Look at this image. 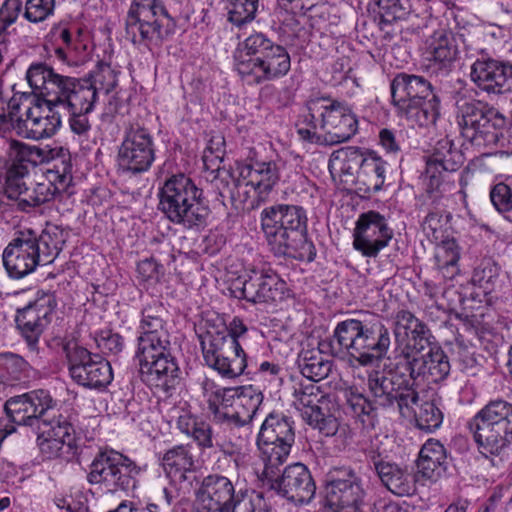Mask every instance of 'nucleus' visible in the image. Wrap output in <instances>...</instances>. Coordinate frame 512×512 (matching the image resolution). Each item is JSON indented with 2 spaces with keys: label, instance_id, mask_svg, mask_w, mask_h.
Returning a JSON list of instances; mask_svg holds the SVG:
<instances>
[{
  "label": "nucleus",
  "instance_id": "58836bf2",
  "mask_svg": "<svg viewBox=\"0 0 512 512\" xmlns=\"http://www.w3.org/2000/svg\"><path fill=\"white\" fill-rule=\"evenodd\" d=\"M161 465L172 481H185L187 473L192 472L195 467L192 446L183 444L173 446L163 454Z\"/></svg>",
  "mask_w": 512,
  "mask_h": 512
},
{
  "label": "nucleus",
  "instance_id": "5fc2aeb1",
  "mask_svg": "<svg viewBox=\"0 0 512 512\" xmlns=\"http://www.w3.org/2000/svg\"><path fill=\"white\" fill-rule=\"evenodd\" d=\"M235 391L233 405L243 413H247L253 420L263 402L262 392L252 385L235 388Z\"/></svg>",
  "mask_w": 512,
  "mask_h": 512
},
{
  "label": "nucleus",
  "instance_id": "f8f14e48",
  "mask_svg": "<svg viewBox=\"0 0 512 512\" xmlns=\"http://www.w3.org/2000/svg\"><path fill=\"white\" fill-rule=\"evenodd\" d=\"M457 119L461 135L472 145L493 147L503 139L506 117L481 100L460 97L457 102Z\"/></svg>",
  "mask_w": 512,
  "mask_h": 512
},
{
  "label": "nucleus",
  "instance_id": "f03ea898",
  "mask_svg": "<svg viewBox=\"0 0 512 512\" xmlns=\"http://www.w3.org/2000/svg\"><path fill=\"white\" fill-rule=\"evenodd\" d=\"M60 74L45 62H33L26 79L32 88L34 97L30 102H21L19 113L13 129L18 135L33 140L52 137L61 127L59 106L49 104L48 91L54 84L58 85Z\"/></svg>",
  "mask_w": 512,
  "mask_h": 512
},
{
  "label": "nucleus",
  "instance_id": "473e14b6",
  "mask_svg": "<svg viewBox=\"0 0 512 512\" xmlns=\"http://www.w3.org/2000/svg\"><path fill=\"white\" fill-rule=\"evenodd\" d=\"M275 43L266 34L254 32L239 42L233 54L234 68L242 80L258 65Z\"/></svg>",
  "mask_w": 512,
  "mask_h": 512
},
{
  "label": "nucleus",
  "instance_id": "1a4fd4ad",
  "mask_svg": "<svg viewBox=\"0 0 512 512\" xmlns=\"http://www.w3.org/2000/svg\"><path fill=\"white\" fill-rule=\"evenodd\" d=\"M392 104L400 117L412 125H434L440 116L441 101L431 83L420 75L400 72L390 83Z\"/></svg>",
  "mask_w": 512,
  "mask_h": 512
},
{
  "label": "nucleus",
  "instance_id": "a211bd4d",
  "mask_svg": "<svg viewBox=\"0 0 512 512\" xmlns=\"http://www.w3.org/2000/svg\"><path fill=\"white\" fill-rule=\"evenodd\" d=\"M292 397V405L309 426L326 437L337 433L339 422L329 411H324L323 405L328 402V397L316 382L306 380L295 383Z\"/></svg>",
  "mask_w": 512,
  "mask_h": 512
},
{
  "label": "nucleus",
  "instance_id": "ddd939ff",
  "mask_svg": "<svg viewBox=\"0 0 512 512\" xmlns=\"http://www.w3.org/2000/svg\"><path fill=\"white\" fill-rule=\"evenodd\" d=\"M140 468L124 454L112 449H100L89 466L87 481L104 494L115 495L136 487Z\"/></svg>",
  "mask_w": 512,
  "mask_h": 512
},
{
  "label": "nucleus",
  "instance_id": "a19ab883",
  "mask_svg": "<svg viewBox=\"0 0 512 512\" xmlns=\"http://www.w3.org/2000/svg\"><path fill=\"white\" fill-rule=\"evenodd\" d=\"M36 245L39 247L43 265L50 264L61 252L68 238V232L55 224H46L41 234L35 232Z\"/></svg>",
  "mask_w": 512,
  "mask_h": 512
},
{
  "label": "nucleus",
  "instance_id": "9d476101",
  "mask_svg": "<svg viewBox=\"0 0 512 512\" xmlns=\"http://www.w3.org/2000/svg\"><path fill=\"white\" fill-rule=\"evenodd\" d=\"M196 512H268L261 493L237 489L221 474L204 477L196 494Z\"/></svg>",
  "mask_w": 512,
  "mask_h": 512
},
{
  "label": "nucleus",
  "instance_id": "680f3d73",
  "mask_svg": "<svg viewBox=\"0 0 512 512\" xmlns=\"http://www.w3.org/2000/svg\"><path fill=\"white\" fill-rule=\"evenodd\" d=\"M89 54L87 45L80 41H75L68 48L58 47L55 49L57 58L69 66L83 65L88 61Z\"/></svg>",
  "mask_w": 512,
  "mask_h": 512
},
{
  "label": "nucleus",
  "instance_id": "09e8293b",
  "mask_svg": "<svg viewBox=\"0 0 512 512\" xmlns=\"http://www.w3.org/2000/svg\"><path fill=\"white\" fill-rule=\"evenodd\" d=\"M78 81H85L91 85L95 90L96 100L98 99V92L104 91L106 94L110 93L118 83L117 72L105 62H98L95 70L91 71L87 77L76 78Z\"/></svg>",
  "mask_w": 512,
  "mask_h": 512
},
{
  "label": "nucleus",
  "instance_id": "aec40b11",
  "mask_svg": "<svg viewBox=\"0 0 512 512\" xmlns=\"http://www.w3.org/2000/svg\"><path fill=\"white\" fill-rule=\"evenodd\" d=\"M69 374L74 382L88 389L106 388L113 379L110 363L85 347L65 346Z\"/></svg>",
  "mask_w": 512,
  "mask_h": 512
},
{
  "label": "nucleus",
  "instance_id": "c756f323",
  "mask_svg": "<svg viewBox=\"0 0 512 512\" xmlns=\"http://www.w3.org/2000/svg\"><path fill=\"white\" fill-rule=\"evenodd\" d=\"M471 80L488 94L512 92V64L490 57L477 59L471 66Z\"/></svg>",
  "mask_w": 512,
  "mask_h": 512
},
{
  "label": "nucleus",
  "instance_id": "f257e3e1",
  "mask_svg": "<svg viewBox=\"0 0 512 512\" xmlns=\"http://www.w3.org/2000/svg\"><path fill=\"white\" fill-rule=\"evenodd\" d=\"M260 225L269 250L274 256L314 261L316 248L308 239V217L302 206H268L260 213Z\"/></svg>",
  "mask_w": 512,
  "mask_h": 512
},
{
  "label": "nucleus",
  "instance_id": "0e129e2a",
  "mask_svg": "<svg viewBox=\"0 0 512 512\" xmlns=\"http://www.w3.org/2000/svg\"><path fill=\"white\" fill-rule=\"evenodd\" d=\"M21 102L15 97L5 98L0 92V130L9 129L14 126L15 119L19 113Z\"/></svg>",
  "mask_w": 512,
  "mask_h": 512
},
{
  "label": "nucleus",
  "instance_id": "7ed1b4c3",
  "mask_svg": "<svg viewBox=\"0 0 512 512\" xmlns=\"http://www.w3.org/2000/svg\"><path fill=\"white\" fill-rule=\"evenodd\" d=\"M339 350L361 366L384 359L391 345L389 328L380 315L360 311L355 317L339 322L333 332Z\"/></svg>",
  "mask_w": 512,
  "mask_h": 512
},
{
  "label": "nucleus",
  "instance_id": "4be33fe9",
  "mask_svg": "<svg viewBox=\"0 0 512 512\" xmlns=\"http://www.w3.org/2000/svg\"><path fill=\"white\" fill-rule=\"evenodd\" d=\"M365 496L361 477L351 468H337L325 486L326 505L335 512H354Z\"/></svg>",
  "mask_w": 512,
  "mask_h": 512
},
{
  "label": "nucleus",
  "instance_id": "6e6d98bb",
  "mask_svg": "<svg viewBox=\"0 0 512 512\" xmlns=\"http://www.w3.org/2000/svg\"><path fill=\"white\" fill-rule=\"evenodd\" d=\"M28 404L24 393L12 396L4 404L5 414L15 424L34 426L35 423L30 414L31 406Z\"/></svg>",
  "mask_w": 512,
  "mask_h": 512
},
{
  "label": "nucleus",
  "instance_id": "393cba45",
  "mask_svg": "<svg viewBox=\"0 0 512 512\" xmlns=\"http://www.w3.org/2000/svg\"><path fill=\"white\" fill-rule=\"evenodd\" d=\"M353 247L365 257L375 258L388 246L393 230L386 217L370 210L359 215L353 233Z\"/></svg>",
  "mask_w": 512,
  "mask_h": 512
},
{
  "label": "nucleus",
  "instance_id": "6ab92c4d",
  "mask_svg": "<svg viewBox=\"0 0 512 512\" xmlns=\"http://www.w3.org/2000/svg\"><path fill=\"white\" fill-rule=\"evenodd\" d=\"M267 469L268 466L264 465V480L279 496L296 504L309 503L314 498L316 485L310 470L303 463L288 465L281 475L277 474L278 467Z\"/></svg>",
  "mask_w": 512,
  "mask_h": 512
},
{
  "label": "nucleus",
  "instance_id": "8fccbe9b",
  "mask_svg": "<svg viewBox=\"0 0 512 512\" xmlns=\"http://www.w3.org/2000/svg\"><path fill=\"white\" fill-rule=\"evenodd\" d=\"M201 389L208 404L209 412L222 407L233 406L231 400L234 399L236 394L235 388L219 387L213 380L206 377L201 382Z\"/></svg>",
  "mask_w": 512,
  "mask_h": 512
},
{
  "label": "nucleus",
  "instance_id": "f3484780",
  "mask_svg": "<svg viewBox=\"0 0 512 512\" xmlns=\"http://www.w3.org/2000/svg\"><path fill=\"white\" fill-rule=\"evenodd\" d=\"M199 338L203 359L208 367L226 379H234L243 374L247 360L239 341L226 333L214 332H205Z\"/></svg>",
  "mask_w": 512,
  "mask_h": 512
},
{
  "label": "nucleus",
  "instance_id": "c03bdc74",
  "mask_svg": "<svg viewBox=\"0 0 512 512\" xmlns=\"http://www.w3.org/2000/svg\"><path fill=\"white\" fill-rule=\"evenodd\" d=\"M386 162L375 152L367 151L366 159L357 181L367 186V192H378L385 182Z\"/></svg>",
  "mask_w": 512,
  "mask_h": 512
},
{
  "label": "nucleus",
  "instance_id": "864d4df0",
  "mask_svg": "<svg viewBox=\"0 0 512 512\" xmlns=\"http://www.w3.org/2000/svg\"><path fill=\"white\" fill-rule=\"evenodd\" d=\"M499 272V266L492 259H483L473 272L472 282L481 288L484 294H490L499 280Z\"/></svg>",
  "mask_w": 512,
  "mask_h": 512
},
{
  "label": "nucleus",
  "instance_id": "cd10ccee",
  "mask_svg": "<svg viewBox=\"0 0 512 512\" xmlns=\"http://www.w3.org/2000/svg\"><path fill=\"white\" fill-rule=\"evenodd\" d=\"M241 287H236L239 298L251 303H267L282 298L286 283L271 269H251L243 275Z\"/></svg>",
  "mask_w": 512,
  "mask_h": 512
},
{
  "label": "nucleus",
  "instance_id": "5701e85b",
  "mask_svg": "<svg viewBox=\"0 0 512 512\" xmlns=\"http://www.w3.org/2000/svg\"><path fill=\"white\" fill-rule=\"evenodd\" d=\"M57 306L56 297L50 292H38L37 297L17 310L16 324L30 350H37L39 339Z\"/></svg>",
  "mask_w": 512,
  "mask_h": 512
},
{
  "label": "nucleus",
  "instance_id": "69168bd1",
  "mask_svg": "<svg viewBox=\"0 0 512 512\" xmlns=\"http://www.w3.org/2000/svg\"><path fill=\"white\" fill-rule=\"evenodd\" d=\"M490 199L495 209L500 213L512 210V191L511 188L503 183H497L490 191Z\"/></svg>",
  "mask_w": 512,
  "mask_h": 512
},
{
  "label": "nucleus",
  "instance_id": "338daca9",
  "mask_svg": "<svg viewBox=\"0 0 512 512\" xmlns=\"http://www.w3.org/2000/svg\"><path fill=\"white\" fill-rule=\"evenodd\" d=\"M167 310L163 304L159 301H152L147 304L141 311V320L139 327L143 325H155L163 322H167Z\"/></svg>",
  "mask_w": 512,
  "mask_h": 512
},
{
  "label": "nucleus",
  "instance_id": "3c124183",
  "mask_svg": "<svg viewBox=\"0 0 512 512\" xmlns=\"http://www.w3.org/2000/svg\"><path fill=\"white\" fill-rule=\"evenodd\" d=\"M379 25H383L404 20L410 14L412 6L409 0H378Z\"/></svg>",
  "mask_w": 512,
  "mask_h": 512
},
{
  "label": "nucleus",
  "instance_id": "bf43d9fd",
  "mask_svg": "<svg viewBox=\"0 0 512 512\" xmlns=\"http://www.w3.org/2000/svg\"><path fill=\"white\" fill-rule=\"evenodd\" d=\"M442 422L443 413L434 400L421 404L416 414V425L419 429L433 432L441 426Z\"/></svg>",
  "mask_w": 512,
  "mask_h": 512
},
{
  "label": "nucleus",
  "instance_id": "39448f33",
  "mask_svg": "<svg viewBox=\"0 0 512 512\" xmlns=\"http://www.w3.org/2000/svg\"><path fill=\"white\" fill-rule=\"evenodd\" d=\"M135 357L140 375L148 386L168 392L175 386L179 367L172 355L167 322L139 327Z\"/></svg>",
  "mask_w": 512,
  "mask_h": 512
},
{
  "label": "nucleus",
  "instance_id": "c9c22d12",
  "mask_svg": "<svg viewBox=\"0 0 512 512\" xmlns=\"http://www.w3.org/2000/svg\"><path fill=\"white\" fill-rule=\"evenodd\" d=\"M290 68L288 51L282 45L276 44L243 81L248 85L261 84L285 76Z\"/></svg>",
  "mask_w": 512,
  "mask_h": 512
},
{
  "label": "nucleus",
  "instance_id": "4c0bfd02",
  "mask_svg": "<svg viewBox=\"0 0 512 512\" xmlns=\"http://www.w3.org/2000/svg\"><path fill=\"white\" fill-rule=\"evenodd\" d=\"M446 450L438 440L429 439L422 446L417 459L418 472L429 480H437L445 471Z\"/></svg>",
  "mask_w": 512,
  "mask_h": 512
},
{
  "label": "nucleus",
  "instance_id": "e2e57ef3",
  "mask_svg": "<svg viewBox=\"0 0 512 512\" xmlns=\"http://www.w3.org/2000/svg\"><path fill=\"white\" fill-rule=\"evenodd\" d=\"M95 343L103 354L117 355L123 349V338L111 330H102L95 336Z\"/></svg>",
  "mask_w": 512,
  "mask_h": 512
},
{
  "label": "nucleus",
  "instance_id": "6e6552de",
  "mask_svg": "<svg viewBox=\"0 0 512 512\" xmlns=\"http://www.w3.org/2000/svg\"><path fill=\"white\" fill-rule=\"evenodd\" d=\"M158 209L176 225L200 230L210 214L203 190L183 173L167 178L158 192Z\"/></svg>",
  "mask_w": 512,
  "mask_h": 512
},
{
  "label": "nucleus",
  "instance_id": "49530a36",
  "mask_svg": "<svg viewBox=\"0 0 512 512\" xmlns=\"http://www.w3.org/2000/svg\"><path fill=\"white\" fill-rule=\"evenodd\" d=\"M460 248L454 239L443 240L436 249L435 261L443 276L452 279L459 273Z\"/></svg>",
  "mask_w": 512,
  "mask_h": 512
},
{
  "label": "nucleus",
  "instance_id": "bb28decb",
  "mask_svg": "<svg viewBox=\"0 0 512 512\" xmlns=\"http://www.w3.org/2000/svg\"><path fill=\"white\" fill-rule=\"evenodd\" d=\"M38 429L37 443L44 458H61L74 452L77 446L75 429L65 416L59 414L43 420Z\"/></svg>",
  "mask_w": 512,
  "mask_h": 512
},
{
  "label": "nucleus",
  "instance_id": "f704fd0d",
  "mask_svg": "<svg viewBox=\"0 0 512 512\" xmlns=\"http://www.w3.org/2000/svg\"><path fill=\"white\" fill-rule=\"evenodd\" d=\"M34 374L35 369L22 356L0 353V395L7 396L14 387L27 386Z\"/></svg>",
  "mask_w": 512,
  "mask_h": 512
},
{
  "label": "nucleus",
  "instance_id": "052dcab7",
  "mask_svg": "<svg viewBox=\"0 0 512 512\" xmlns=\"http://www.w3.org/2000/svg\"><path fill=\"white\" fill-rule=\"evenodd\" d=\"M55 0H26L23 17L30 23L45 21L54 13Z\"/></svg>",
  "mask_w": 512,
  "mask_h": 512
},
{
  "label": "nucleus",
  "instance_id": "20e7f679",
  "mask_svg": "<svg viewBox=\"0 0 512 512\" xmlns=\"http://www.w3.org/2000/svg\"><path fill=\"white\" fill-rule=\"evenodd\" d=\"M299 137L318 145H337L350 140L358 131V120L344 102L316 98L296 122Z\"/></svg>",
  "mask_w": 512,
  "mask_h": 512
},
{
  "label": "nucleus",
  "instance_id": "ea45409f",
  "mask_svg": "<svg viewBox=\"0 0 512 512\" xmlns=\"http://www.w3.org/2000/svg\"><path fill=\"white\" fill-rule=\"evenodd\" d=\"M319 346L318 350H303L297 360L301 374L306 380L313 382L326 378L332 369V361L326 359L322 354L326 344L320 343ZM327 346L333 349L332 345L327 344Z\"/></svg>",
  "mask_w": 512,
  "mask_h": 512
},
{
  "label": "nucleus",
  "instance_id": "0eeeda50",
  "mask_svg": "<svg viewBox=\"0 0 512 512\" xmlns=\"http://www.w3.org/2000/svg\"><path fill=\"white\" fill-rule=\"evenodd\" d=\"M72 168L70 154L62 151L53 159L52 167L47 170L44 179L30 188L24 180L26 168L15 166L5 178L4 193L9 199L17 201L20 210L29 211L67 192L73 180Z\"/></svg>",
  "mask_w": 512,
  "mask_h": 512
},
{
  "label": "nucleus",
  "instance_id": "4468645a",
  "mask_svg": "<svg viewBox=\"0 0 512 512\" xmlns=\"http://www.w3.org/2000/svg\"><path fill=\"white\" fill-rule=\"evenodd\" d=\"M59 83L48 89L49 104L59 106L69 113V126L74 134L86 135L91 124L88 114L94 110L96 103L95 90L85 81L60 74Z\"/></svg>",
  "mask_w": 512,
  "mask_h": 512
},
{
  "label": "nucleus",
  "instance_id": "b1692460",
  "mask_svg": "<svg viewBox=\"0 0 512 512\" xmlns=\"http://www.w3.org/2000/svg\"><path fill=\"white\" fill-rule=\"evenodd\" d=\"M367 464L383 486L397 496H410L416 491L415 482L407 468L389 459L380 445L373 444L365 450Z\"/></svg>",
  "mask_w": 512,
  "mask_h": 512
},
{
  "label": "nucleus",
  "instance_id": "9b49d317",
  "mask_svg": "<svg viewBox=\"0 0 512 512\" xmlns=\"http://www.w3.org/2000/svg\"><path fill=\"white\" fill-rule=\"evenodd\" d=\"M468 429L482 455H502L512 444V404L490 401L469 420Z\"/></svg>",
  "mask_w": 512,
  "mask_h": 512
},
{
  "label": "nucleus",
  "instance_id": "37998d69",
  "mask_svg": "<svg viewBox=\"0 0 512 512\" xmlns=\"http://www.w3.org/2000/svg\"><path fill=\"white\" fill-rule=\"evenodd\" d=\"M408 342L401 350L400 354L395 357L397 361V368L404 366L406 357L410 355L419 356L423 353L426 348H430L433 345H437L434 342V336L427 325L422 322L419 326L415 327L414 330L407 335Z\"/></svg>",
  "mask_w": 512,
  "mask_h": 512
},
{
  "label": "nucleus",
  "instance_id": "423d86ee",
  "mask_svg": "<svg viewBox=\"0 0 512 512\" xmlns=\"http://www.w3.org/2000/svg\"><path fill=\"white\" fill-rule=\"evenodd\" d=\"M182 15L168 8L162 0H133L125 18L126 38L148 50L160 48L177 30Z\"/></svg>",
  "mask_w": 512,
  "mask_h": 512
},
{
  "label": "nucleus",
  "instance_id": "79ce46f5",
  "mask_svg": "<svg viewBox=\"0 0 512 512\" xmlns=\"http://www.w3.org/2000/svg\"><path fill=\"white\" fill-rule=\"evenodd\" d=\"M367 152L359 147H344L332 153L330 167L337 166L343 176L358 179L366 159Z\"/></svg>",
  "mask_w": 512,
  "mask_h": 512
},
{
  "label": "nucleus",
  "instance_id": "a18cd8bd",
  "mask_svg": "<svg viewBox=\"0 0 512 512\" xmlns=\"http://www.w3.org/2000/svg\"><path fill=\"white\" fill-rule=\"evenodd\" d=\"M345 404L346 412L358 418L363 424H373L377 419V407L374 400L368 399L357 388L345 391Z\"/></svg>",
  "mask_w": 512,
  "mask_h": 512
},
{
  "label": "nucleus",
  "instance_id": "774afa93",
  "mask_svg": "<svg viewBox=\"0 0 512 512\" xmlns=\"http://www.w3.org/2000/svg\"><path fill=\"white\" fill-rule=\"evenodd\" d=\"M423 321L418 319L412 312L401 309L396 312L395 315V329L394 334L396 339L403 332L407 337L409 333H411L415 327L419 326Z\"/></svg>",
  "mask_w": 512,
  "mask_h": 512
},
{
  "label": "nucleus",
  "instance_id": "412c9836",
  "mask_svg": "<svg viewBox=\"0 0 512 512\" xmlns=\"http://www.w3.org/2000/svg\"><path fill=\"white\" fill-rule=\"evenodd\" d=\"M155 160L154 140L144 127L131 126L124 133L118 149L117 164L125 173L140 174L150 169Z\"/></svg>",
  "mask_w": 512,
  "mask_h": 512
},
{
  "label": "nucleus",
  "instance_id": "603ef678",
  "mask_svg": "<svg viewBox=\"0 0 512 512\" xmlns=\"http://www.w3.org/2000/svg\"><path fill=\"white\" fill-rule=\"evenodd\" d=\"M27 399L28 405L31 406L30 414L37 427L42 426L43 420H50L51 418H45L46 413L52 409L55 405V401L50 395L49 391L45 389H35L24 393Z\"/></svg>",
  "mask_w": 512,
  "mask_h": 512
},
{
  "label": "nucleus",
  "instance_id": "a878e982",
  "mask_svg": "<svg viewBox=\"0 0 512 512\" xmlns=\"http://www.w3.org/2000/svg\"><path fill=\"white\" fill-rule=\"evenodd\" d=\"M2 258L8 276L13 279H22L34 272L38 265H43L35 231H20L4 249Z\"/></svg>",
  "mask_w": 512,
  "mask_h": 512
},
{
  "label": "nucleus",
  "instance_id": "de8ad7c7",
  "mask_svg": "<svg viewBox=\"0 0 512 512\" xmlns=\"http://www.w3.org/2000/svg\"><path fill=\"white\" fill-rule=\"evenodd\" d=\"M188 436L192 437L202 449L217 447L224 454L232 455L234 453L232 442L223 438L219 433L213 435L211 426L204 421H200Z\"/></svg>",
  "mask_w": 512,
  "mask_h": 512
},
{
  "label": "nucleus",
  "instance_id": "4d7b16f0",
  "mask_svg": "<svg viewBox=\"0 0 512 512\" xmlns=\"http://www.w3.org/2000/svg\"><path fill=\"white\" fill-rule=\"evenodd\" d=\"M259 7V0H228V20L242 26L255 19Z\"/></svg>",
  "mask_w": 512,
  "mask_h": 512
},
{
  "label": "nucleus",
  "instance_id": "2eb2a0df",
  "mask_svg": "<svg viewBox=\"0 0 512 512\" xmlns=\"http://www.w3.org/2000/svg\"><path fill=\"white\" fill-rule=\"evenodd\" d=\"M406 374L403 368H397V361L394 370L387 373L373 370L368 374L367 386L376 406L397 408L402 416L412 413L419 394L410 377H405Z\"/></svg>",
  "mask_w": 512,
  "mask_h": 512
},
{
  "label": "nucleus",
  "instance_id": "dca6fc26",
  "mask_svg": "<svg viewBox=\"0 0 512 512\" xmlns=\"http://www.w3.org/2000/svg\"><path fill=\"white\" fill-rule=\"evenodd\" d=\"M294 442L295 431L292 418L283 413L268 414L257 437L261 459L264 465L268 466V471L286 461Z\"/></svg>",
  "mask_w": 512,
  "mask_h": 512
},
{
  "label": "nucleus",
  "instance_id": "c85d7f7f",
  "mask_svg": "<svg viewBox=\"0 0 512 512\" xmlns=\"http://www.w3.org/2000/svg\"><path fill=\"white\" fill-rule=\"evenodd\" d=\"M402 368L408 373V377L415 386L425 382L437 383L447 378L450 373L449 358L444 350L433 345L426 353L415 356H407Z\"/></svg>",
  "mask_w": 512,
  "mask_h": 512
},
{
  "label": "nucleus",
  "instance_id": "13d9d810",
  "mask_svg": "<svg viewBox=\"0 0 512 512\" xmlns=\"http://www.w3.org/2000/svg\"><path fill=\"white\" fill-rule=\"evenodd\" d=\"M11 148L15 150V159L11 166L8 168L6 175L15 167L22 166L26 168L27 174L29 173V166H35L43 157V151L36 146H30L19 141H12ZM7 176H5L6 178Z\"/></svg>",
  "mask_w": 512,
  "mask_h": 512
},
{
  "label": "nucleus",
  "instance_id": "7c9ffc66",
  "mask_svg": "<svg viewBox=\"0 0 512 512\" xmlns=\"http://www.w3.org/2000/svg\"><path fill=\"white\" fill-rule=\"evenodd\" d=\"M458 38L449 30H436L426 40L428 69L437 76H447L459 56Z\"/></svg>",
  "mask_w": 512,
  "mask_h": 512
},
{
  "label": "nucleus",
  "instance_id": "72a5a7b5",
  "mask_svg": "<svg viewBox=\"0 0 512 512\" xmlns=\"http://www.w3.org/2000/svg\"><path fill=\"white\" fill-rule=\"evenodd\" d=\"M215 171L217 174L212 185L218 191L217 200L223 206H226V197L229 198L231 206L235 209L242 208L252 197L256 198L248 179L240 176V166L236 171L221 170L217 166Z\"/></svg>",
  "mask_w": 512,
  "mask_h": 512
},
{
  "label": "nucleus",
  "instance_id": "2f4dec72",
  "mask_svg": "<svg viewBox=\"0 0 512 512\" xmlns=\"http://www.w3.org/2000/svg\"><path fill=\"white\" fill-rule=\"evenodd\" d=\"M463 163L464 155L455 147L453 141L447 137L440 139L426 162L425 176L429 179L428 191L439 188L444 172H455Z\"/></svg>",
  "mask_w": 512,
  "mask_h": 512
},
{
  "label": "nucleus",
  "instance_id": "e433bc0d",
  "mask_svg": "<svg viewBox=\"0 0 512 512\" xmlns=\"http://www.w3.org/2000/svg\"><path fill=\"white\" fill-rule=\"evenodd\" d=\"M240 176L247 178L248 183L251 184L257 205L266 201L269 193L280 179L277 165L272 161H255L240 165Z\"/></svg>",
  "mask_w": 512,
  "mask_h": 512
}]
</instances>
